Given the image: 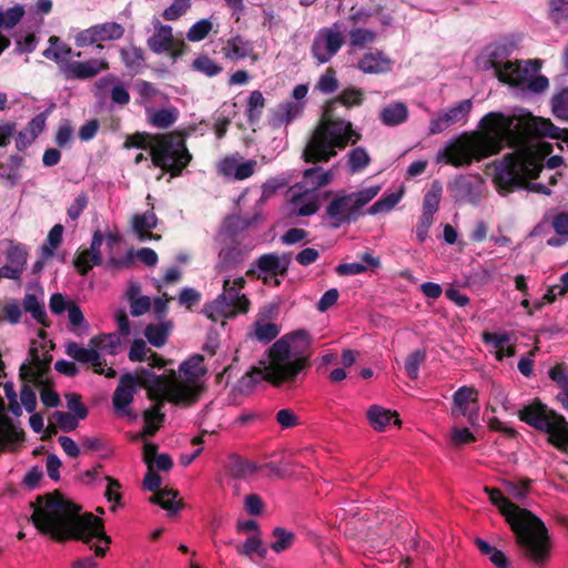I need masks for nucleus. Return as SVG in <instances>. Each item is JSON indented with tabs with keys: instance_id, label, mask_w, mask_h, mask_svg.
Listing matches in <instances>:
<instances>
[{
	"instance_id": "1",
	"label": "nucleus",
	"mask_w": 568,
	"mask_h": 568,
	"mask_svg": "<svg viewBox=\"0 0 568 568\" xmlns=\"http://www.w3.org/2000/svg\"><path fill=\"white\" fill-rule=\"evenodd\" d=\"M481 132L475 139H456L449 141L436 155V162L454 166L471 164L499 153L506 145L514 150L496 164L494 181L499 192H511L524 187L529 192L549 195L550 189L541 183L527 182L536 179L542 169L541 162L528 148L532 135L562 139L568 131L554 125L550 120L534 116L530 112L519 110L506 115L490 112L480 121Z\"/></svg>"
},
{
	"instance_id": "2",
	"label": "nucleus",
	"mask_w": 568,
	"mask_h": 568,
	"mask_svg": "<svg viewBox=\"0 0 568 568\" xmlns=\"http://www.w3.org/2000/svg\"><path fill=\"white\" fill-rule=\"evenodd\" d=\"M203 362V356L196 354L184 361L179 366V372L171 369L166 374L158 375L150 369H141L142 384L148 388L151 398L158 402L144 412V436H153L161 427L164 420L161 409L165 400L183 406L199 400L206 374Z\"/></svg>"
},
{
	"instance_id": "3",
	"label": "nucleus",
	"mask_w": 568,
	"mask_h": 568,
	"mask_svg": "<svg viewBox=\"0 0 568 568\" xmlns=\"http://www.w3.org/2000/svg\"><path fill=\"white\" fill-rule=\"evenodd\" d=\"M34 526L58 540L79 539L90 544L101 557L110 544L102 521L92 514L80 515V507L61 495H47L37 499L32 514Z\"/></svg>"
},
{
	"instance_id": "4",
	"label": "nucleus",
	"mask_w": 568,
	"mask_h": 568,
	"mask_svg": "<svg viewBox=\"0 0 568 568\" xmlns=\"http://www.w3.org/2000/svg\"><path fill=\"white\" fill-rule=\"evenodd\" d=\"M311 336L304 331L284 335L268 349L260 366L253 367L239 382L241 390H250L262 381L274 385L292 383L307 363Z\"/></svg>"
},
{
	"instance_id": "5",
	"label": "nucleus",
	"mask_w": 568,
	"mask_h": 568,
	"mask_svg": "<svg viewBox=\"0 0 568 568\" xmlns=\"http://www.w3.org/2000/svg\"><path fill=\"white\" fill-rule=\"evenodd\" d=\"M485 493L510 525L524 555L534 564L544 565L549 556V541L544 523L527 509L509 501L499 489L485 487Z\"/></svg>"
},
{
	"instance_id": "6",
	"label": "nucleus",
	"mask_w": 568,
	"mask_h": 568,
	"mask_svg": "<svg viewBox=\"0 0 568 568\" xmlns=\"http://www.w3.org/2000/svg\"><path fill=\"white\" fill-rule=\"evenodd\" d=\"M361 140V134L353 129L349 121L323 120L310 138L302 158L305 162H328L348 143L355 144Z\"/></svg>"
},
{
	"instance_id": "7",
	"label": "nucleus",
	"mask_w": 568,
	"mask_h": 568,
	"mask_svg": "<svg viewBox=\"0 0 568 568\" xmlns=\"http://www.w3.org/2000/svg\"><path fill=\"white\" fill-rule=\"evenodd\" d=\"M152 140V143H148L146 134L135 133L126 138L124 148H150L154 166L170 172L171 176L181 175L192 160L184 141L170 134L155 135Z\"/></svg>"
},
{
	"instance_id": "8",
	"label": "nucleus",
	"mask_w": 568,
	"mask_h": 568,
	"mask_svg": "<svg viewBox=\"0 0 568 568\" xmlns=\"http://www.w3.org/2000/svg\"><path fill=\"white\" fill-rule=\"evenodd\" d=\"M48 42L49 47L42 52V55L58 64L65 80L92 79L109 69V62L105 59L72 60L74 57L80 58L82 53L80 51L74 52L59 37L52 36Z\"/></svg>"
},
{
	"instance_id": "9",
	"label": "nucleus",
	"mask_w": 568,
	"mask_h": 568,
	"mask_svg": "<svg viewBox=\"0 0 568 568\" xmlns=\"http://www.w3.org/2000/svg\"><path fill=\"white\" fill-rule=\"evenodd\" d=\"M496 58V51H491L487 67L495 70L499 81L514 87L527 85L529 91L535 93H541L548 89L549 81L547 77L536 75L540 69L538 60H528L525 65H521L519 62H501Z\"/></svg>"
},
{
	"instance_id": "10",
	"label": "nucleus",
	"mask_w": 568,
	"mask_h": 568,
	"mask_svg": "<svg viewBox=\"0 0 568 568\" xmlns=\"http://www.w3.org/2000/svg\"><path fill=\"white\" fill-rule=\"evenodd\" d=\"M519 418L538 430L548 434L549 442L561 450H568V423L539 400L524 406Z\"/></svg>"
},
{
	"instance_id": "11",
	"label": "nucleus",
	"mask_w": 568,
	"mask_h": 568,
	"mask_svg": "<svg viewBox=\"0 0 568 568\" xmlns=\"http://www.w3.org/2000/svg\"><path fill=\"white\" fill-rule=\"evenodd\" d=\"M244 284L245 278L243 276L235 278L225 276L223 278V292L204 307L203 313L214 322L233 317L237 313H247L250 301L245 294L241 293Z\"/></svg>"
},
{
	"instance_id": "12",
	"label": "nucleus",
	"mask_w": 568,
	"mask_h": 568,
	"mask_svg": "<svg viewBox=\"0 0 568 568\" xmlns=\"http://www.w3.org/2000/svg\"><path fill=\"white\" fill-rule=\"evenodd\" d=\"M381 190L379 185H372L357 192L338 196L328 204L326 212L335 222V226L354 221L357 219L359 210L376 197Z\"/></svg>"
},
{
	"instance_id": "13",
	"label": "nucleus",
	"mask_w": 568,
	"mask_h": 568,
	"mask_svg": "<svg viewBox=\"0 0 568 568\" xmlns=\"http://www.w3.org/2000/svg\"><path fill=\"white\" fill-rule=\"evenodd\" d=\"M344 42L343 26L339 22H335L331 27L320 29L315 33L311 51L314 59L323 64L328 62L339 51Z\"/></svg>"
},
{
	"instance_id": "14",
	"label": "nucleus",
	"mask_w": 568,
	"mask_h": 568,
	"mask_svg": "<svg viewBox=\"0 0 568 568\" xmlns=\"http://www.w3.org/2000/svg\"><path fill=\"white\" fill-rule=\"evenodd\" d=\"M152 26L153 33L146 40L149 49L156 54L170 53L174 58L181 54L184 47L182 37H175L173 28L158 18H153Z\"/></svg>"
},
{
	"instance_id": "15",
	"label": "nucleus",
	"mask_w": 568,
	"mask_h": 568,
	"mask_svg": "<svg viewBox=\"0 0 568 568\" xmlns=\"http://www.w3.org/2000/svg\"><path fill=\"white\" fill-rule=\"evenodd\" d=\"M124 32V27L120 23L104 22L79 31L74 37V42L78 48H84L99 42L120 40Z\"/></svg>"
},
{
	"instance_id": "16",
	"label": "nucleus",
	"mask_w": 568,
	"mask_h": 568,
	"mask_svg": "<svg viewBox=\"0 0 568 568\" xmlns=\"http://www.w3.org/2000/svg\"><path fill=\"white\" fill-rule=\"evenodd\" d=\"M471 109V100L466 99L458 102L455 106L433 116L429 122V134H439L455 124L465 123Z\"/></svg>"
},
{
	"instance_id": "17",
	"label": "nucleus",
	"mask_w": 568,
	"mask_h": 568,
	"mask_svg": "<svg viewBox=\"0 0 568 568\" xmlns=\"http://www.w3.org/2000/svg\"><path fill=\"white\" fill-rule=\"evenodd\" d=\"M287 195V210L291 216H310L317 212V193H311L303 185L296 183L288 189Z\"/></svg>"
},
{
	"instance_id": "18",
	"label": "nucleus",
	"mask_w": 568,
	"mask_h": 568,
	"mask_svg": "<svg viewBox=\"0 0 568 568\" xmlns=\"http://www.w3.org/2000/svg\"><path fill=\"white\" fill-rule=\"evenodd\" d=\"M139 378L132 374H124L120 377L118 387L112 397V404L116 414L131 417L130 405L139 387Z\"/></svg>"
},
{
	"instance_id": "19",
	"label": "nucleus",
	"mask_w": 568,
	"mask_h": 568,
	"mask_svg": "<svg viewBox=\"0 0 568 568\" xmlns=\"http://www.w3.org/2000/svg\"><path fill=\"white\" fill-rule=\"evenodd\" d=\"M22 307L38 324L49 326L44 304V290L39 283L28 285L27 293L22 300Z\"/></svg>"
},
{
	"instance_id": "20",
	"label": "nucleus",
	"mask_w": 568,
	"mask_h": 568,
	"mask_svg": "<svg viewBox=\"0 0 568 568\" xmlns=\"http://www.w3.org/2000/svg\"><path fill=\"white\" fill-rule=\"evenodd\" d=\"M253 244H246L242 241H235L223 247L217 257L216 270L222 273L227 270L239 267L253 250Z\"/></svg>"
},
{
	"instance_id": "21",
	"label": "nucleus",
	"mask_w": 568,
	"mask_h": 568,
	"mask_svg": "<svg viewBox=\"0 0 568 568\" xmlns=\"http://www.w3.org/2000/svg\"><path fill=\"white\" fill-rule=\"evenodd\" d=\"M222 53L225 59L236 61L248 59L252 63L258 61V54L255 52L254 43L241 34L230 37L223 48Z\"/></svg>"
},
{
	"instance_id": "22",
	"label": "nucleus",
	"mask_w": 568,
	"mask_h": 568,
	"mask_svg": "<svg viewBox=\"0 0 568 568\" xmlns=\"http://www.w3.org/2000/svg\"><path fill=\"white\" fill-rule=\"evenodd\" d=\"M484 182L479 176H459L453 185L458 202L477 204L481 197Z\"/></svg>"
},
{
	"instance_id": "23",
	"label": "nucleus",
	"mask_w": 568,
	"mask_h": 568,
	"mask_svg": "<svg viewBox=\"0 0 568 568\" xmlns=\"http://www.w3.org/2000/svg\"><path fill=\"white\" fill-rule=\"evenodd\" d=\"M255 166L256 161L254 160L242 161L241 158L231 155L220 161L217 170L227 179L242 181L253 175Z\"/></svg>"
},
{
	"instance_id": "24",
	"label": "nucleus",
	"mask_w": 568,
	"mask_h": 568,
	"mask_svg": "<svg viewBox=\"0 0 568 568\" xmlns=\"http://www.w3.org/2000/svg\"><path fill=\"white\" fill-rule=\"evenodd\" d=\"M98 351L88 344L87 347L77 342L65 344V354L74 361L82 364H90L97 374L104 373L105 359L98 356Z\"/></svg>"
},
{
	"instance_id": "25",
	"label": "nucleus",
	"mask_w": 568,
	"mask_h": 568,
	"mask_svg": "<svg viewBox=\"0 0 568 568\" xmlns=\"http://www.w3.org/2000/svg\"><path fill=\"white\" fill-rule=\"evenodd\" d=\"M478 397V392L474 387L462 386L459 387L453 396V409L452 414L455 416H467L468 420L474 424L477 414L468 413L469 403H476Z\"/></svg>"
},
{
	"instance_id": "26",
	"label": "nucleus",
	"mask_w": 568,
	"mask_h": 568,
	"mask_svg": "<svg viewBox=\"0 0 568 568\" xmlns=\"http://www.w3.org/2000/svg\"><path fill=\"white\" fill-rule=\"evenodd\" d=\"M179 115V110L173 105L162 109L145 106L146 121L153 128L169 129L178 121Z\"/></svg>"
},
{
	"instance_id": "27",
	"label": "nucleus",
	"mask_w": 568,
	"mask_h": 568,
	"mask_svg": "<svg viewBox=\"0 0 568 568\" xmlns=\"http://www.w3.org/2000/svg\"><path fill=\"white\" fill-rule=\"evenodd\" d=\"M334 174L331 170H324L322 166H313L303 173L302 180L298 182L308 192L316 193L323 186L332 182Z\"/></svg>"
},
{
	"instance_id": "28",
	"label": "nucleus",
	"mask_w": 568,
	"mask_h": 568,
	"mask_svg": "<svg viewBox=\"0 0 568 568\" xmlns=\"http://www.w3.org/2000/svg\"><path fill=\"white\" fill-rule=\"evenodd\" d=\"M304 108L305 102L301 101H285L280 103L273 113V125L280 128L290 124L302 115Z\"/></svg>"
},
{
	"instance_id": "29",
	"label": "nucleus",
	"mask_w": 568,
	"mask_h": 568,
	"mask_svg": "<svg viewBox=\"0 0 568 568\" xmlns=\"http://www.w3.org/2000/svg\"><path fill=\"white\" fill-rule=\"evenodd\" d=\"M392 60L383 52H369L358 61V69L364 73H384L392 69Z\"/></svg>"
},
{
	"instance_id": "30",
	"label": "nucleus",
	"mask_w": 568,
	"mask_h": 568,
	"mask_svg": "<svg viewBox=\"0 0 568 568\" xmlns=\"http://www.w3.org/2000/svg\"><path fill=\"white\" fill-rule=\"evenodd\" d=\"M129 359L131 362L148 361L151 367L162 368L165 366V361L156 353L148 348L143 339H134L129 351Z\"/></svg>"
},
{
	"instance_id": "31",
	"label": "nucleus",
	"mask_w": 568,
	"mask_h": 568,
	"mask_svg": "<svg viewBox=\"0 0 568 568\" xmlns=\"http://www.w3.org/2000/svg\"><path fill=\"white\" fill-rule=\"evenodd\" d=\"M158 224V217L154 212L146 211L142 214H135L132 217V229L138 235L139 240L144 242L151 239L159 240L160 236H154L151 233V230H153Z\"/></svg>"
},
{
	"instance_id": "32",
	"label": "nucleus",
	"mask_w": 568,
	"mask_h": 568,
	"mask_svg": "<svg viewBox=\"0 0 568 568\" xmlns=\"http://www.w3.org/2000/svg\"><path fill=\"white\" fill-rule=\"evenodd\" d=\"M95 85L98 89H106L109 87H112L110 97L112 102L115 104L125 105L130 102V93L125 84L120 82V80L113 74H108L101 78L95 83Z\"/></svg>"
},
{
	"instance_id": "33",
	"label": "nucleus",
	"mask_w": 568,
	"mask_h": 568,
	"mask_svg": "<svg viewBox=\"0 0 568 568\" xmlns=\"http://www.w3.org/2000/svg\"><path fill=\"white\" fill-rule=\"evenodd\" d=\"M92 347L98 351V356L116 355L120 352V337L115 333L100 334L90 339Z\"/></svg>"
},
{
	"instance_id": "34",
	"label": "nucleus",
	"mask_w": 568,
	"mask_h": 568,
	"mask_svg": "<svg viewBox=\"0 0 568 568\" xmlns=\"http://www.w3.org/2000/svg\"><path fill=\"white\" fill-rule=\"evenodd\" d=\"M367 418L369 424L375 430H384L386 426H388L392 420L395 424H399L398 417L393 414L389 409H386L378 405H373L367 410Z\"/></svg>"
},
{
	"instance_id": "35",
	"label": "nucleus",
	"mask_w": 568,
	"mask_h": 568,
	"mask_svg": "<svg viewBox=\"0 0 568 568\" xmlns=\"http://www.w3.org/2000/svg\"><path fill=\"white\" fill-rule=\"evenodd\" d=\"M408 109L403 102H395L385 106L381 112V121L387 126H396L406 122Z\"/></svg>"
},
{
	"instance_id": "36",
	"label": "nucleus",
	"mask_w": 568,
	"mask_h": 568,
	"mask_svg": "<svg viewBox=\"0 0 568 568\" xmlns=\"http://www.w3.org/2000/svg\"><path fill=\"white\" fill-rule=\"evenodd\" d=\"M254 265L264 273L272 275L284 274L287 271V261L281 258L277 254L268 253L261 255Z\"/></svg>"
},
{
	"instance_id": "37",
	"label": "nucleus",
	"mask_w": 568,
	"mask_h": 568,
	"mask_svg": "<svg viewBox=\"0 0 568 568\" xmlns=\"http://www.w3.org/2000/svg\"><path fill=\"white\" fill-rule=\"evenodd\" d=\"M121 59L126 69L133 73H139L144 68L145 57L144 51L135 45L122 48L120 50Z\"/></svg>"
},
{
	"instance_id": "38",
	"label": "nucleus",
	"mask_w": 568,
	"mask_h": 568,
	"mask_svg": "<svg viewBox=\"0 0 568 568\" xmlns=\"http://www.w3.org/2000/svg\"><path fill=\"white\" fill-rule=\"evenodd\" d=\"M256 470L254 464L241 458L240 456H231L227 463V471L234 478H247Z\"/></svg>"
},
{
	"instance_id": "39",
	"label": "nucleus",
	"mask_w": 568,
	"mask_h": 568,
	"mask_svg": "<svg viewBox=\"0 0 568 568\" xmlns=\"http://www.w3.org/2000/svg\"><path fill=\"white\" fill-rule=\"evenodd\" d=\"M135 89L141 98V104L145 106H151L150 103L152 100L160 98L161 101L168 102L169 98L164 93H162L159 89L154 87L153 83L140 80L135 84Z\"/></svg>"
},
{
	"instance_id": "40",
	"label": "nucleus",
	"mask_w": 568,
	"mask_h": 568,
	"mask_svg": "<svg viewBox=\"0 0 568 568\" xmlns=\"http://www.w3.org/2000/svg\"><path fill=\"white\" fill-rule=\"evenodd\" d=\"M364 101V93L361 89H344L334 100L328 103V109H333L334 104L341 103L346 108L358 106Z\"/></svg>"
},
{
	"instance_id": "41",
	"label": "nucleus",
	"mask_w": 568,
	"mask_h": 568,
	"mask_svg": "<svg viewBox=\"0 0 568 568\" xmlns=\"http://www.w3.org/2000/svg\"><path fill=\"white\" fill-rule=\"evenodd\" d=\"M549 376L561 388V392L558 394V399L564 408L568 410V369L561 365H557L550 369Z\"/></svg>"
},
{
	"instance_id": "42",
	"label": "nucleus",
	"mask_w": 568,
	"mask_h": 568,
	"mask_svg": "<svg viewBox=\"0 0 568 568\" xmlns=\"http://www.w3.org/2000/svg\"><path fill=\"white\" fill-rule=\"evenodd\" d=\"M369 163L371 156L363 146L354 148L347 153V164L353 174L363 171Z\"/></svg>"
},
{
	"instance_id": "43",
	"label": "nucleus",
	"mask_w": 568,
	"mask_h": 568,
	"mask_svg": "<svg viewBox=\"0 0 568 568\" xmlns=\"http://www.w3.org/2000/svg\"><path fill=\"white\" fill-rule=\"evenodd\" d=\"M237 552L251 559H253L254 556L264 559L267 555V548L263 545L257 535H253L245 540L243 546H237Z\"/></svg>"
},
{
	"instance_id": "44",
	"label": "nucleus",
	"mask_w": 568,
	"mask_h": 568,
	"mask_svg": "<svg viewBox=\"0 0 568 568\" xmlns=\"http://www.w3.org/2000/svg\"><path fill=\"white\" fill-rule=\"evenodd\" d=\"M63 226L55 224L47 236L45 243L41 246V254L44 260H50L54 255V250L62 243Z\"/></svg>"
},
{
	"instance_id": "45",
	"label": "nucleus",
	"mask_w": 568,
	"mask_h": 568,
	"mask_svg": "<svg viewBox=\"0 0 568 568\" xmlns=\"http://www.w3.org/2000/svg\"><path fill=\"white\" fill-rule=\"evenodd\" d=\"M442 192H443L442 185L438 182H434L432 184L429 191L424 196L422 214L429 215V216L434 217V214L439 209Z\"/></svg>"
},
{
	"instance_id": "46",
	"label": "nucleus",
	"mask_w": 568,
	"mask_h": 568,
	"mask_svg": "<svg viewBox=\"0 0 568 568\" xmlns=\"http://www.w3.org/2000/svg\"><path fill=\"white\" fill-rule=\"evenodd\" d=\"M476 545L479 551L483 555L487 556L497 568L509 567L508 559L501 550H498L497 548L490 546L487 541L483 539H477Z\"/></svg>"
},
{
	"instance_id": "47",
	"label": "nucleus",
	"mask_w": 568,
	"mask_h": 568,
	"mask_svg": "<svg viewBox=\"0 0 568 568\" xmlns=\"http://www.w3.org/2000/svg\"><path fill=\"white\" fill-rule=\"evenodd\" d=\"M265 106V99L261 91H252L246 105V116L251 123L260 120L263 109Z\"/></svg>"
},
{
	"instance_id": "48",
	"label": "nucleus",
	"mask_w": 568,
	"mask_h": 568,
	"mask_svg": "<svg viewBox=\"0 0 568 568\" xmlns=\"http://www.w3.org/2000/svg\"><path fill=\"white\" fill-rule=\"evenodd\" d=\"M192 67L195 71H197L209 78L220 74L223 70L221 64H219L217 62H215L213 59H211L210 57H207L205 54L196 57L192 62Z\"/></svg>"
},
{
	"instance_id": "49",
	"label": "nucleus",
	"mask_w": 568,
	"mask_h": 568,
	"mask_svg": "<svg viewBox=\"0 0 568 568\" xmlns=\"http://www.w3.org/2000/svg\"><path fill=\"white\" fill-rule=\"evenodd\" d=\"M67 312L70 329L78 335L85 333L88 331L89 324L87 323L81 308L73 302V304L69 305Z\"/></svg>"
},
{
	"instance_id": "50",
	"label": "nucleus",
	"mask_w": 568,
	"mask_h": 568,
	"mask_svg": "<svg viewBox=\"0 0 568 568\" xmlns=\"http://www.w3.org/2000/svg\"><path fill=\"white\" fill-rule=\"evenodd\" d=\"M144 335L155 347H161L166 343L169 336V325L151 324L145 327Z\"/></svg>"
},
{
	"instance_id": "51",
	"label": "nucleus",
	"mask_w": 568,
	"mask_h": 568,
	"mask_svg": "<svg viewBox=\"0 0 568 568\" xmlns=\"http://www.w3.org/2000/svg\"><path fill=\"white\" fill-rule=\"evenodd\" d=\"M178 491L174 490H160L158 494L150 498L151 503L159 504L162 508L175 514L180 509V503L175 500Z\"/></svg>"
},
{
	"instance_id": "52",
	"label": "nucleus",
	"mask_w": 568,
	"mask_h": 568,
	"mask_svg": "<svg viewBox=\"0 0 568 568\" xmlns=\"http://www.w3.org/2000/svg\"><path fill=\"white\" fill-rule=\"evenodd\" d=\"M376 40V32L366 28H353L349 31V44L355 48H364L367 44L374 43Z\"/></svg>"
},
{
	"instance_id": "53",
	"label": "nucleus",
	"mask_w": 568,
	"mask_h": 568,
	"mask_svg": "<svg viewBox=\"0 0 568 568\" xmlns=\"http://www.w3.org/2000/svg\"><path fill=\"white\" fill-rule=\"evenodd\" d=\"M551 110L556 118L568 121V88H564L554 94Z\"/></svg>"
},
{
	"instance_id": "54",
	"label": "nucleus",
	"mask_w": 568,
	"mask_h": 568,
	"mask_svg": "<svg viewBox=\"0 0 568 568\" xmlns=\"http://www.w3.org/2000/svg\"><path fill=\"white\" fill-rule=\"evenodd\" d=\"M213 29L210 19H201L193 23L186 32V38L191 42H200L204 40Z\"/></svg>"
},
{
	"instance_id": "55",
	"label": "nucleus",
	"mask_w": 568,
	"mask_h": 568,
	"mask_svg": "<svg viewBox=\"0 0 568 568\" xmlns=\"http://www.w3.org/2000/svg\"><path fill=\"white\" fill-rule=\"evenodd\" d=\"M402 193H390L376 201L369 209L368 214L375 215L378 213H387L392 211L396 204L400 201Z\"/></svg>"
},
{
	"instance_id": "56",
	"label": "nucleus",
	"mask_w": 568,
	"mask_h": 568,
	"mask_svg": "<svg viewBox=\"0 0 568 568\" xmlns=\"http://www.w3.org/2000/svg\"><path fill=\"white\" fill-rule=\"evenodd\" d=\"M280 327L274 323L256 322L254 324V337L264 343H268L280 334Z\"/></svg>"
},
{
	"instance_id": "57",
	"label": "nucleus",
	"mask_w": 568,
	"mask_h": 568,
	"mask_svg": "<svg viewBox=\"0 0 568 568\" xmlns=\"http://www.w3.org/2000/svg\"><path fill=\"white\" fill-rule=\"evenodd\" d=\"M273 537L275 540L271 544V548L275 552H281L290 548L294 540V534L282 527L274 528Z\"/></svg>"
},
{
	"instance_id": "58",
	"label": "nucleus",
	"mask_w": 568,
	"mask_h": 568,
	"mask_svg": "<svg viewBox=\"0 0 568 568\" xmlns=\"http://www.w3.org/2000/svg\"><path fill=\"white\" fill-rule=\"evenodd\" d=\"M191 4V0H174L170 7L164 9L162 17L166 21H175L189 11Z\"/></svg>"
},
{
	"instance_id": "59",
	"label": "nucleus",
	"mask_w": 568,
	"mask_h": 568,
	"mask_svg": "<svg viewBox=\"0 0 568 568\" xmlns=\"http://www.w3.org/2000/svg\"><path fill=\"white\" fill-rule=\"evenodd\" d=\"M426 353L423 349H416L410 353L405 361V371L409 378L416 379L419 374V366L425 361Z\"/></svg>"
},
{
	"instance_id": "60",
	"label": "nucleus",
	"mask_w": 568,
	"mask_h": 568,
	"mask_svg": "<svg viewBox=\"0 0 568 568\" xmlns=\"http://www.w3.org/2000/svg\"><path fill=\"white\" fill-rule=\"evenodd\" d=\"M24 10L22 6H14L3 11L0 8V28H13L23 17Z\"/></svg>"
},
{
	"instance_id": "61",
	"label": "nucleus",
	"mask_w": 568,
	"mask_h": 568,
	"mask_svg": "<svg viewBox=\"0 0 568 568\" xmlns=\"http://www.w3.org/2000/svg\"><path fill=\"white\" fill-rule=\"evenodd\" d=\"M550 18L556 24L568 21V0L550 1Z\"/></svg>"
},
{
	"instance_id": "62",
	"label": "nucleus",
	"mask_w": 568,
	"mask_h": 568,
	"mask_svg": "<svg viewBox=\"0 0 568 568\" xmlns=\"http://www.w3.org/2000/svg\"><path fill=\"white\" fill-rule=\"evenodd\" d=\"M53 419L63 432H72L78 427L80 418L68 412L57 410L53 413Z\"/></svg>"
},
{
	"instance_id": "63",
	"label": "nucleus",
	"mask_w": 568,
	"mask_h": 568,
	"mask_svg": "<svg viewBox=\"0 0 568 568\" xmlns=\"http://www.w3.org/2000/svg\"><path fill=\"white\" fill-rule=\"evenodd\" d=\"M8 264L24 271L27 264V252L20 245H11L7 251Z\"/></svg>"
},
{
	"instance_id": "64",
	"label": "nucleus",
	"mask_w": 568,
	"mask_h": 568,
	"mask_svg": "<svg viewBox=\"0 0 568 568\" xmlns=\"http://www.w3.org/2000/svg\"><path fill=\"white\" fill-rule=\"evenodd\" d=\"M316 88L325 94L333 93L338 88V81L336 79L335 72L332 70H327L324 74L318 79Z\"/></svg>"
}]
</instances>
